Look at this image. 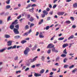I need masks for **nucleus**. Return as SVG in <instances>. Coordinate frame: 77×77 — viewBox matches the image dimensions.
<instances>
[{
    "label": "nucleus",
    "mask_w": 77,
    "mask_h": 77,
    "mask_svg": "<svg viewBox=\"0 0 77 77\" xmlns=\"http://www.w3.org/2000/svg\"><path fill=\"white\" fill-rule=\"evenodd\" d=\"M76 71H77V69H75L74 70L72 71V73H75Z\"/></svg>",
    "instance_id": "nucleus-32"
},
{
    "label": "nucleus",
    "mask_w": 77,
    "mask_h": 77,
    "mask_svg": "<svg viewBox=\"0 0 77 77\" xmlns=\"http://www.w3.org/2000/svg\"><path fill=\"white\" fill-rule=\"evenodd\" d=\"M54 47V45L52 44H50L47 47V48H53Z\"/></svg>",
    "instance_id": "nucleus-4"
},
{
    "label": "nucleus",
    "mask_w": 77,
    "mask_h": 77,
    "mask_svg": "<svg viewBox=\"0 0 77 77\" xmlns=\"http://www.w3.org/2000/svg\"><path fill=\"white\" fill-rule=\"evenodd\" d=\"M18 29H16L15 28L13 29V32H14L15 34H19L20 32L18 31Z\"/></svg>",
    "instance_id": "nucleus-5"
},
{
    "label": "nucleus",
    "mask_w": 77,
    "mask_h": 77,
    "mask_svg": "<svg viewBox=\"0 0 77 77\" xmlns=\"http://www.w3.org/2000/svg\"><path fill=\"white\" fill-rule=\"evenodd\" d=\"M29 20L31 22H32L35 20V19L33 17H31Z\"/></svg>",
    "instance_id": "nucleus-11"
},
{
    "label": "nucleus",
    "mask_w": 77,
    "mask_h": 77,
    "mask_svg": "<svg viewBox=\"0 0 77 77\" xmlns=\"http://www.w3.org/2000/svg\"><path fill=\"white\" fill-rule=\"evenodd\" d=\"M60 72V68H59V70L57 72Z\"/></svg>",
    "instance_id": "nucleus-59"
},
{
    "label": "nucleus",
    "mask_w": 77,
    "mask_h": 77,
    "mask_svg": "<svg viewBox=\"0 0 77 77\" xmlns=\"http://www.w3.org/2000/svg\"><path fill=\"white\" fill-rule=\"evenodd\" d=\"M51 19V17H48L47 18V21H49V20H50Z\"/></svg>",
    "instance_id": "nucleus-43"
},
{
    "label": "nucleus",
    "mask_w": 77,
    "mask_h": 77,
    "mask_svg": "<svg viewBox=\"0 0 77 77\" xmlns=\"http://www.w3.org/2000/svg\"><path fill=\"white\" fill-rule=\"evenodd\" d=\"M32 76H33V75H32V74H31V75H29L28 76L29 77H32Z\"/></svg>",
    "instance_id": "nucleus-64"
},
{
    "label": "nucleus",
    "mask_w": 77,
    "mask_h": 77,
    "mask_svg": "<svg viewBox=\"0 0 77 77\" xmlns=\"http://www.w3.org/2000/svg\"><path fill=\"white\" fill-rule=\"evenodd\" d=\"M55 35H54L52 38H51V41H53V39H54V37H55Z\"/></svg>",
    "instance_id": "nucleus-51"
},
{
    "label": "nucleus",
    "mask_w": 77,
    "mask_h": 77,
    "mask_svg": "<svg viewBox=\"0 0 77 77\" xmlns=\"http://www.w3.org/2000/svg\"><path fill=\"white\" fill-rule=\"evenodd\" d=\"M56 6H57V5L55 4L54 5V6H53L52 8H53V9H55V8H56Z\"/></svg>",
    "instance_id": "nucleus-45"
},
{
    "label": "nucleus",
    "mask_w": 77,
    "mask_h": 77,
    "mask_svg": "<svg viewBox=\"0 0 77 77\" xmlns=\"http://www.w3.org/2000/svg\"><path fill=\"white\" fill-rule=\"evenodd\" d=\"M29 28V25H26V26L25 27V29L26 30H27Z\"/></svg>",
    "instance_id": "nucleus-25"
},
{
    "label": "nucleus",
    "mask_w": 77,
    "mask_h": 77,
    "mask_svg": "<svg viewBox=\"0 0 77 77\" xmlns=\"http://www.w3.org/2000/svg\"><path fill=\"white\" fill-rule=\"evenodd\" d=\"M39 35V32H37L36 33V34L35 35V36H38Z\"/></svg>",
    "instance_id": "nucleus-61"
},
{
    "label": "nucleus",
    "mask_w": 77,
    "mask_h": 77,
    "mask_svg": "<svg viewBox=\"0 0 77 77\" xmlns=\"http://www.w3.org/2000/svg\"><path fill=\"white\" fill-rule=\"evenodd\" d=\"M51 53V50L49 49L47 53L48 54H50Z\"/></svg>",
    "instance_id": "nucleus-40"
},
{
    "label": "nucleus",
    "mask_w": 77,
    "mask_h": 77,
    "mask_svg": "<svg viewBox=\"0 0 77 77\" xmlns=\"http://www.w3.org/2000/svg\"><path fill=\"white\" fill-rule=\"evenodd\" d=\"M32 32V29H30V30L28 32V33H30Z\"/></svg>",
    "instance_id": "nucleus-62"
},
{
    "label": "nucleus",
    "mask_w": 77,
    "mask_h": 77,
    "mask_svg": "<svg viewBox=\"0 0 77 77\" xmlns=\"http://www.w3.org/2000/svg\"><path fill=\"white\" fill-rule=\"evenodd\" d=\"M11 16H9L8 17V18L7 19V21H8L9 20H10V19H11Z\"/></svg>",
    "instance_id": "nucleus-50"
},
{
    "label": "nucleus",
    "mask_w": 77,
    "mask_h": 77,
    "mask_svg": "<svg viewBox=\"0 0 77 77\" xmlns=\"http://www.w3.org/2000/svg\"><path fill=\"white\" fill-rule=\"evenodd\" d=\"M31 7V4H29L27 5V6L26 7V9H28V8H30Z\"/></svg>",
    "instance_id": "nucleus-26"
},
{
    "label": "nucleus",
    "mask_w": 77,
    "mask_h": 77,
    "mask_svg": "<svg viewBox=\"0 0 77 77\" xmlns=\"http://www.w3.org/2000/svg\"><path fill=\"white\" fill-rule=\"evenodd\" d=\"M54 52L55 53H58V50H55V51H54Z\"/></svg>",
    "instance_id": "nucleus-63"
},
{
    "label": "nucleus",
    "mask_w": 77,
    "mask_h": 77,
    "mask_svg": "<svg viewBox=\"0 0 77 77\" xmlns=\"http://www.w3.org/2000/svg\"><path fill=\"white\" fill-rule=\"evenodd\" d=\"M42 35V32H40L39 33V37L40 38H44V36Z\"/></svg>",
    "instance_id": "nucleus-9"
},
{
    "label": "nucleus",
    "mask_w": 77,
    "mask_h": 77,
    "mask_svg": "<svg viewBox=\"0 0 77 77\" xmlns=\"http://www.w3.org/2000/svg\"><path fill=\"white\" fill-rule=\"evenodd\" d=\"M53 11H51L50 13L49 14L50 15H53Z\"/></svg>",
    "instance_id": "nucleus-58"
},
{
    "label": "nucleus",
    "mask_w": 77,
    "mask_h": 77,
    "mask_svg": "<svg viewBox=\"0 0 77 77\" xmlns=\"http://www.w3.org/2000/svg\"><path fill=\"white\" fill-rule=\"evenodd\" d=\"M50 28V26H48L46 27V28H44V30H48L49 29V28Z\"/></svg>",
    "instance_id": "nucleus-22"
},
{
    "label": "nucleus",
    "mask_w": 77,
    "mask_h": 77,
    "mask_svg": "<svg viewBox=\"0 0 77 77\" xmlns=\"http://www.w3.org/2000/svg\"><path fill=\"white\" fill-rule=\"evenodd\" d=\"M43 22H44V20H43V19H42L41 20V21H40V22H39L38 24L39 25L41 24H42V23H43Z\"/></svg>",
    "instance_id": "nucleus-27"
},
{
    "label": "nucleus",
    "mask_w": 77,
    "mask_h": 77,
    "mask_svg": "<svg viewBox=\"0 0 77 77\" xmlns=\"http://www.w3.org/2000/svg\"><path fill=\"white\" fill-rule=\"evenodd\" d=\"M20 27V26H19V25L17 24L15 26V27L16 28V29H19V27Z\"/></svg>",
    "instance_id": "nucleus-16"
},
{
    "label": "nucleus",
    "mask_w": 77,
    "mask_h": 77,
    "mask_svg": "<svg viewBox=\"0 0 77 77\" xmlns=\"http://www.w3.org/2000/svg\"><path fill=\"white\" fill-rule=\"evenodd\" d=\"M18 20H16L14 22L12 23V24H11L10 26V28L11 29V30H13V29H14V24H18Z\"/></svg>",
    "instance_id": "nucleus-1"
},
{
    "label": "nucleus",
    "mask_w": 77,
    "mask_h": 77,
    "mask_svg": "<svg viewBox=\"0 0 77 77\" xmlns=\"http://www.w3.org/2000/svg\"><path fill=\"white\" fill-rule=\"evenodd\" d=\"M49 8H51H51H52V6L51 5L49 4Z\"/></svg>",
    "instance_id": "nucleus-54"
},
{
    "label": "nucleus",
    "mask_w": 77,
    "mask_h": 77,
    "mask_svg": "<svg viewBox=\"0 0 77 77\" xmlns=\"http://www.w3.org/2000/svg\"><path fill=\"white\" fill-rule=\"evenodd\" d=\"M43 13L44 14H41L42 18H44L46 15H47L48 14V12H47L45 10H44L43 11Z\"/></svg>",
    "instance_id": "nucleus-3"
},
{
    "label": "nucleus",
    "mask_w": 77,
    "mask_h": 77,
    "mask_svg": "<svg viewBox=\"0 0 77 77\" xmlns=\"http://www.w3.org/2000/svg\"><path fill=\"white\" fill-rule=\"evenodd\" d=\"M36 6V5L35 4H33L31 5V7H34Z\"/></svg>",
    "instance_id": "nucleus-56"
},
{
    "label": "nucleus",
    "mask_w": 77,
    "mask_h": 77,
    "mask_svg": "<svg viewBox=\"0 0 77 77\" xmlns=\"http://www.w3.org/2000/svg\"><path fill=\"white\" fill-rule=\"evenodd\" d=\"M76 27V26L73 25L72 26V28H73V29H75Z\"/></svg>",
    "instance_id": "nucleus-48"
},
{
    "label": "nucleus",
    "mask_w": 77,
    "mask_h": 77,
    "mask_svg": "<svg viewBox=\"0 0 77 77\" xmlns=\"http://www.w3.org/2000/svg\"><path fill=\"white\" fill-rule=\"evenodd\" d=\"M36 47H37L35 45L33 48H32L31 50H32V51H33V50H34L36 49Z\"/></svg>",
    "instance_id": "nucleus-24"
},
{
    "label": "nucleus",
    "mask_w": 77,
    "mask_h": 77,
    "mask_svg": "<svg viewBox=\"0 0 77 77\" xmlns=\"http://www.w3.org/2000/svg\"><path fill=\"white\" fill-rule=\"evenodd\" d=\"M29 62L30 63H32V62H33V60L32 59H30L29 60Z\"/></svg>",
    "instance_id": "nucleus-30"
},
{
    "label": "nucleus",
    "mask_w": 77,
    "mask_h": 77,
    "mask_svg": "<svg viewBox=\"0 0 77 77\" xmlns=\"http://www.w3.org/2000/svg\"><path fill=\"white\" fill-rule=\"evenodd\" d=\"M30 48L28 47H26V49L24 51V54L25 55H27L28 54V53L30 51Z\"/></svg>",
    "instance_id": "nucleus-2"
},
{
    "label": "nucleus",
    "mask_w": 77,
    "mask_h": 77,
    "mask_svg": "<svg viewBox=\"0 0 77 77\" xmlns=\"http://www.w3.org/2000/svg\"><path fill=\"white\" fill-rule=\"evenodd\" d=\"M74 35H72L69 37V38H68V40H69L71 39H73V38H74Z\"/></svg>",
    "instance_id": "nucleus-10"
},
{
    "label": "nucleus",
    "mask_w": 77,
    "mask_h": 77,
    "mask_svg": "<svg viewBox=\"0 0 77 77\" xmlns=\"http://www.w3.org/2000/svg\"><path fill=\"white\" fill-rule=\"evenodd\" d=\"M59 59H60L59 57H57L55 60L56 61H57L59 60Z\"/></svg>",
    "instance_id": "nucleus-46"
},
{
    "label": "nucleus",
    "mask_w": 77,
    "mask_h": 77,
    "mask_svg": "<svg viewBox=\"0 0 77 77\" xmlns=\"http://www.w3.org/2000/svg\"><path fill=\"white\" fill-rule=\"evenodd\" d=\"M64 12H58L57 14L58 15H63L64 14Z\"/></svg>",
    "instance_id": "nucleus-7"
},
{
    "label": "nucleus",
    "mask_w": 77,
    "mask_h": 77,
    "mask_svg": "<svg viewBox=\"0 0 77 77\" xmlns=\"http://www.w3.org/2000/svg\"><path fill=\"white\" fill-rule=\"evenodd\" d=\"M64 39V38H58V40H59V41H61L62 40H63Z\"/></svg>",
    "instance_id": "nucleus-31"
},
{
    "label": "nucleus",
    "mask_w": 77,
    "mask_h": 77,
    "mask_svg": "<svg viewBox=\"0 0 77 77\" xmlns=\"http://www.w3.org/2000/svg\"><path fill=\"white\" fill-rule=\"evenodd\" d=\"M26 42H27V41L26 40H22L21 42V43L22 44H24V43H26Z\"/></svg>",
    "instance_id": "nucleus-19"
},
{
    "label": "nucleus",
    "mask_w": 77,
    "mask_h": 77,
    "mask_svg": "<svg viewBox=\"0 0 77 77\" xmlns=\"http://www.w3.org/2000/svg\"><path fill=\"white\" fill-rule=\"evenodd\" d=\"M28 35V32H26L23 34V36H27Z\"/></svg>",
    "instance_id": "nucleus-28"
},
{
    "label": "nucleus",
    "mask_w": 77,
    "mask_h": 77,
    "mask_svg": "<svg viewBox=\"0 0 77 77\" xmlns=\"http://www.w3.org/2000/svg\"><path fill=\"white\" fill-rule=\"evenodd\" d=\"M45 57L44 56H42V57L41 58L42 60V61H45Z\"/></svg>",
    "instance_id": "nucleus-17"
},
{
    "label": "nucleus",
    "mask_w": 77,
    "mask_h": 77,
    "mask_svg": "<svg viewBox=\"0 0 77 77\" xmlns=\"http://www.w3.org/2000/svg\"><path fill=\"white\" fill-rule=\"evenodd\" d=\"M68 60L67 58H65L63 60V62L64 63H66V62Z\"/></svg>",
    "instance_id": "nucleus-29"
},
{
    "label": "nucleus",
    "mask_w": 77,
    "mask_h": 77,
    "mask_svg": "<svg viewBox=\"0 0 77 77\" xmlns=\"http://www.w3.org/2000/svg\"><path fill=\"white\" fill-rule=\"evenodd\" d=\"M34 75L35 77H39V76H41V74H39L38 73H35Z\"/></svg>",
    "instance_id": "nucleus-8"
},
{
    "label": "nucleus",
    "mask_w": 77,
    "mask_h": 77,
    "mask_svg": "<svg viewBox=\"0 0 77 77\" xmlns=\"http://www.w3.org/2000/svg\"><path fill=\"white\" fill-rule=\"evenodd\" d=\"M68 46V44H65L63 45V48H65L66 47H67V46Z\"/></svg>",
    "instance_id": "nucleus-14"
},
{
    "label": "nucleus",
    "mask_w": 77,
    "mask_h": 77,
    "mask_svg": "<svg viewBox=\"0 0 77 77\" xmlns=\"http://www.w3.org/2000/svg\"><path fill=\"white\" fill-rule=\"evenodd\" d=\"M5 50H6V48H4V49H2L0 50V53H2V52H3Z\"/></svg>",
    "instance_id": "nucleus-21"
},
{
    "label": "nucleus",
    "mask_w": 77,
    "mask_h": 77,
    "mask_svg": "<svg viewBox=\"0 0 77 77\" xmlns=\"http://www.w3.org/2000/svg\"><path fill=\"white\" fill-rule=\"evenodd\" d=\"M11 49H12V46H11L9 47H8L7 48V50H11Z\"/></svg>",
    "instance_id": "nucleus-39"
},
{
    "label": "nucleus",
    "mask_w": 77,
    "mask_h": 77,
    "mask_svg": "<svg viewBox=\"0 0 77 77\" xmlns=\"http://www.w3.org/2000/svg\"><path fill=\"white\" fill-rule=\"evenodd\" d=\"M11 37V36L9 35L6 34L5 35V37L6 38H9Z\"/></svg>",
    "instance_id": "nucleus-15"
},
{
    "label": "nucleus",
    "mask_w": 77,
    "mask_h": 77,
    "mask_svg": "<svg viewBox=\"0 0 77 77\" xmlns=\"http://www.w3.org/2000/svg\"><path fill=\"white\" fill-rule=\"evenodd\" d=\"M28 18H30V14H28L27 15Z\"/></svg>",
    "instance_id": "nucleus-60"
},
{
    "label": "nucleus",
    "mask_w": 77,
    "mask_h": 77,
    "mask_svg": "<svg viewBox=\"0 0 77 77\" xmlns=\"http://www.w3.org/2000/svg\"><path fill=\"white\" fill-rule=\"evenodd\" d=\"M70 19H72V21H74V18L72 17H70Z\"/></svg>",
    "instance_id": "nucleus-41"
},
{
    "label": "nucleus",
    "mask_w": 77,
    "mask_h": 77,
    "mask_svg": "<svg viewBox=\"0 0 77 77\" xmlns=\"http://www.w3.org/2000/svg\"><path fill=\"white\" fill-rule=\"evenodd\" d=\"M10 1L11 0H8L6 1V3L7 4H9L10 3Z\"/></svg>",
    "instance_id": "nucleus-36"
},
{
    "label": "nucleus",
    "mask_w": 77,
    "mask_h": 77,
    "mask_svg": "<svg viewBox=\"0 0 77 77\" xmlns=\"http://www.w3.org/2000/svg\"><path fill=\"white\" fill-rule=\"evenodd\" d=\"M63 53L65 54H67V52H66V49H65L63 51Z\"/></svg>",
    "instance_id": "nucleus-23"
},
{
    "label": "nucleus",
    "mask_w": 77,
    "mask_h": 77,
    "mask_svg": "<svg viewBox=\"0 0 77 77\" xmlns=\"http://www.w3.org/2000/svg\"><path fill=\"white\" fill-rule=\"evenodd\" d=\"M52 71H56V70H57V69H54V68H52Z\"/></svg>",
    "instance_id": "nucleus-55"
},
{
    "label": "nucleus",
    "mask_w": 77,
    "mask_h": 77,
    "mask_svg": "<svg viewBox=\"0 0 77 77\" xmlns=\"http://www.w3.org/2000/svg\"><path fill=\"white\" fill-rule=\"evenodd\" d=\"M73 7L74 8H77V3H75L73 5Z\"/></svg>",
    "instance_id": "nucleus-12"
},
{
    "label": "nucleus",
    "mask_w": 77,
    "mask_h": 77,
    "mask_svg": "<svg viewBox=\"0 0 77 77\" xmlns=\"http://www.w3.org/2000/svg\"><path fill=\"white\" fill-rule=\"evenodd\" d=\"M52 48H52V49H51L52 51L53 52H54V51H55V50H56L55 48V47H53Z\"/></svg>",
    "instance_id": "nucleus-34"
},
{
    "label": "nucleus",
    "mask_w": 77,
    "mask_h": 77,
    "mask_svg": "<svg viewBox=\"0 0 77 77\" xmlns=\"http://www.w3.org/2000/svg\"><path fill=\"white\" fill-rule=\"evenodd\" d=\"M18 56H17L16 57L14 58V60H18Z\"/></svg>",
    "instance_id": "nucleus-57"
},
{
    "label": "nucleus",
    "mask_w": 77,
    "mask_h": 77,
    "mask_svg": "<svg viewBox=\"0 0 77 77\" xmlns=\"http://www.w3.org/2000/svg\"><path fill=\"white\" fill-rule=\"evenodd\" d=\"M21 17V15H19V16H18L17 18V19H19Z\"/></svg>",
    "instance_id": "nucleus-53"
},
{
    "label": "nucleus",
    "mask_w": 77,
    "mask_h": 77,
    "mask_svg": "<svg viewBox=\"0 0 77 77\" xmlns=\"http://www.w3.org/2000/svg\"><path fill=\"white\" fill-rule=\"evenodd\" d=\"M15 39H19L20 38V35H16L14 37Z\"/></svg>",
    "instance_id": "nucleus-18"
},
{
    "label": "nucleus",
    "mask_w": 77,
    "mask_h": 77,
    "mask_svg": "<svg viewBox=\"0 0 77 77\" xmlns=\"http://www.w3.org/2000/svg\"><path fill=\"white\" fill-rule=\"evenodd\" d=\"M66 23L67 24H70L71 21L69 20H67L66 21Z\"/></svg>",
    "instance_id": "nucleus-33"
},
{
    "label": "nucleus",
    "mask_w": 77,
    "mask_h": 77,
    "mask_svg": "<svg viewBox=\"0 0 77 77\" xmlns=\"http://www.w3.org/2000/svg\"><path fill=\"white\" fill-rule=\"evenodd\" d=\"M45 71L44 69H42L39 72L40 74H43Z\"/></svg>",
    "instance_id": "nucleus-13"
},
{
    "label": "nucleus",
    "mask_w": 77,
    "mask_h": 77,
    "mask_svg": "<svg viewBox=\"0 0 77 77\" xmlns=\"http://www.w3.org/2000/svg\"><path fill=\"white\" fill-rule=\"evenodd\" d=\"M74 65H72V66H70L69 67V69H71V68H74Z\"/></svg>",
    "instance_id": "nucleus-44"
},
{
    "label": "nucleus",
    "mask_w": 77,
    "mask_h": 77,
    "mask_svg": "<svg viewBox=\"0 0 77 77\" xmlns=\"http://www.w3.org/2000/svg\"><path fill=\"white\" fill-rule=\"evenodd\" d=\"M36 58H38V57H37V56L36 57H35L34 58H33L32 59V61L33 62L35 61V60H36Z\"/></svg>",
    "instance_id": "nucleus-37"
},
{
    "label": "nucleus",
    "mask_w": 77,
    "mask_h": 77,
    "mask_svg": "<svg viewBox=\"0 0 77 77\" xmlns=\"http://www.w3.org/2000/svg\"><path fill=\"white\" fill-rule=\"evenodd\" d=\"M17 47V45H14L13 46V47L12 46V49L13 48H16V47Z\"/></svg>",
    "instance_id": "nucleus-49"
},
{
    "label": "nucleus",
    "mask_w": 77,
    "mask_h": 77,
    "mask_svg": "<svg viewBox=\"0 0 77 77\" xmlns=\"http://www.w3.org/2000/svg\"><path fill=\"white\" fill-rule=\"evenodd\" d=\"M68 65H67L66 64L64 65V67L65 68H68Z\"/></svg>",
    "instance_id": "nucleus-38"
},
{
    "label": "nucleus",
    "mask_w": 77,
    "mask_h": 77,
    "mask_svg": "<svg viewBox=\"0 0 77 77\" xmlns=\"http://www.w3.org/2000/svg\"><path fill=\"white\" fill-rule=\"evenodd\" d=\"M29 68L28 67L25 70V71H29Z\"/></svg>",
    "instance_id": "nucleus-47"
},
{
    "label": "nucleus",
    "mask_w": 77,
    "mask_h": 77,
    "mask_svg": "<svg viewBox=\"0 0 77 77\" xmlns=\"http://www.w3.org/2000/svg\"><path fill=\"white\" fill-rule=\"evenodd\" d=\"M11 8V7L10 5H7L6 6V8L7 9H10Z\"/></svg>",
    "instance_id": "nucleus-20"
},
{
    "label": "nucleus",
    "mask_w": 77,
    "mask_h": 77,
    "mask_svg": "<svg viewBox=\"0 0 77 77\" xmlns=\"http://www.w3.org/2000/svg\"><path fill=\"white\" fill-rule=\"evenodd\" d=\"M50 11V9L49 8H48L46 9V11H47V12H48V11Z\"/></svg>",
    "instance_id": "nucleus-52"
},
{
    "label": "nucleus",
    "mask_w": 77,
    "mask_h": 77,
    "mask_svg": "<svg viewBox=\"0 0 77 77\" xmlns=\"http://www.w3.org/2000/svg\"><path fill=\"white\" fill-rule=\"evenodd\" d=\"M35 24L33 23H31L30 26V27H32Z\"/></svg>",
    "instance_id": "nucleus-42"
},
{
    "label": "nucleus",
    "mask_w": 77,
    "mask_h": 77,
    "mask_svg": "<svg viewBox=\"0 0 77 77\" xmlns=\"http://www.w3.org/2000/svg\"><path fill=\"white\" fill-rule=\"evenodd\" d=\"M61 56L62 57H65L66 56V55L65 54H62L61 55Z\"/></svg>",
    "instance_id": "nucleus-35"
},
{
    "label": "nucleus",
    "mask_w": 77,
    "mask_h": 77,
    "mask_svg": "<svg viewBox=\"0 0 77 77\" xmlns=\"http://www.w3.org/2000/svg\"><path fill=\"white\" fill-rule=\"evenodd\" d=\"M12 41H8L7 42V45H8V46H10V45H12Z\"/></svg>",
    "instance_id": "nucleus-6"
}]
</instances>
